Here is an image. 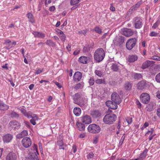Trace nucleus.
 <instances>
[{
    "label": "nucleus",
    "instance_id": "obj_37",
    "mask_svg": "<svg viewBox=\"0 0 160 160\" xmlns=\"http://www.w3.org/2000/svg\"><path fill=\"white\" fill-rule=\"evenodd\" d=\"M111 69L114 72H117L118 70V67L116 63H113L111 67Z\"/></svg>",
    "mask_w": 160,
    "mask_h": 160
},
{
    "label": "nucleus",
    "instance_id": "obj_50",
    "mask_svg": "<svg viewBox=\"0 0 160 160\" xmlns=\"http://www.w3.org/2000/svg\"><path fill=\"white\" fill-rule=\"evenodd\" d=\"M82 87V84L80 83H78L74 87V88L75 89L78 90L81 88Z\"/></svg>",
    "mask_w": 160,
    "mask_h": 160
},
{
    "label": "nucleus",
    "instance_id": "obj_53",
    "mask_svg": "<svg viewBox=\"0 0 160 160\" xmlns=\"http://www.w3.org/2000/svg\"><path fill=\"white\" fill-rule=\"evenodd\" d=\"M126 121L128 124H130L132 122V118L131 117H128L126 119Z\"/></svg>",
    "mask_w": 160,
    "mask_h": 160
},
{
    "label": "nucleus",
    "instance_id": "obj_34",
    "mask_svg": "<svg viewBox=\"0 0 160 160\" xmlns=\"http://www.w3.org/2000/svg\"><path fill=\"white\" fill-rule=\"evenodd\" d=\"M27 16L29 19V21L33 23L34 22V20L33 18V16L32 14L30 12L28 13L27 14Z\"/></svg>",
    "mask_w": 160,
    "mask_h": 160
},
{
    "label": "nucleus",
    "instance_id": "obj_15",
    "mask_svg": "<svg viewBox=\"0 0 160 160\" xmlns=\"http://www.w3.org/2000/svg\"><path fill=\"white\" fill-rule=\"evenodd\" d=\"M82 74L79 72H76L74 75L73 80L75 82H78L80 80L82 77Z\"/></svg>",
    "mask_w": 160,
    "mask_h": 160
},
{
    "label": "nucleus",
    "instance_id": "obj_56",
    "mask_svg": "<svg viewBox=\"0 0 160 160\" xmlns=\"http://www.w3.org/2000/svg\"><path fill=\"white\" fill-rule=\"evenodd\" d=\"M94 156V154L92 152H91L89 153L88 155L87 156V158L88 159H90L92 158Z\"/></svg>",
    "mask_w": 160,
    "mask_h": 160
},
{
    "label": "nucleus",
    "instance_id": "obj_22",
    "mask_svg": "<svg viewBox=\"0 0 160 160\" xmlns=\"http://www.w3.org/2000/svg\"><path fill=\"white\" fill-rule=\"evenodd\" d=\"M26 160H38V158L36 153L31 152V154Z\"/></svg>",
    "mask_w": 160,
    "mask_h": 160
},
{
    "label": "nucleus",
    "instance_id": "obj_12",
    "mask_svg": "<svg viewBox=\"0 0 160 160\" xmlns=\"http://www.w3.org/2000/svg\"><path fill=\"white\" fill-rule=\"evenodd\" d=\"M13 138V136L11 134L8 133L2 137V139L4 142L8 143L10 142Z\"/></svg>",
    "mask_w": 160,
    "mask_h": 160
},
{
    "label": "nucleus",
    "instance_id": "obj_10",
    "mask_svg": "<svg viewBox=\"0 0 160 160\" xmlns=\"http://www.w3.org/2000/svg\"><path fill=\"white\" fill-rule=\"evenodd\" d=\"M134 20L135 28L137 29L140 28L142 25V19L140 18L137 17L134 19Z\"/></svg>",
    "mask_w": 160,
    "mask_h": 160
},
{
    "label": "nucleus",
    "instance_id": "obj_63",
    "mask_svg": "<svg viewBox=\"0 0 160 160\" xmlns=\"http://www.w3.org/2000/svg\"><path fill=\"white\" fill-rule=\"evenodd\" d=\"M72 151L73 153H75L77 151V147L75 145H73L72 148Z\"/></svg>",
    "mask_w": 160,
    "mask_h": 160
},
{
    "label": "nucleus",
    "instance_id": "obj_21",
    "mask_svg": "<svg viewBox=\"0 0 160 160\" xmlns=\"http://www.w3.org/2000/svg\"><path fill=\"white\" fill-rule=\"evenodd\" d=\"M148 152V149L146 148L144 151L142 152V153H141L139 156V157L135 159H131V160H141L144 159V158H145L147 155V154Z\"/></svg>",
    "mask_w": 160,
    "mask_h": 160
},
{
    "label": "nucleus",
    "instance_id": "obj_49",
    "mask_svg": "<svg viewBox=\"0 0 160 160\" xmlns=\"http://www.w3.org/2000/svg\"><path fill=\"white\" fill-rule=\"evenodd\" d=\"M151 58L155 60L160 61V57L157 56H153Z\"/></svg>",
    "mask_w": 160,
    "mask_h": 160
},
{
    "label": "nucleus",
    "instance_id": "obj_38",
    "mask_svg": "<svg viewBox=\"0 0 160 160\" xmlns=\"http://www.w3.org/2000/svg\"><path fill=\"white\" fill-rule=\"evenodd\" d=\"M11 117L12 118H18L19 117V114L17 113L16 112H12L10 114Z\"/></svg>",
    "mask_w": 160,
    "mask_h": 160
},
{
    "label": "nucleus",
    "instance_id": "obj_13",
    "mask_svg": "<svg viewBox=\"0 0 160 160\" xmlns=\"http://www.w3.org/2000/svg\"><path fill=\"white\" fill-rule=\"evenodd\" d=\"M90 114L93 118L99 117L101 115L100 111L98 110H93L91 111Z\"/></svg>",
    "mask_w": 160,
    "mask_h": 160
},
{
    "label": "nucleus",
    "instance_id": "obj_59",
    "mask_svg": "<svg viewBox=\"0 0 160 160\" xmlns=\"http://www.w3.org/2000/svg\"><path fill=\"white\" fill-rule=\"evenodd\" d=\"M157 114L158 117L160 118V108H158L157 110Z\"/></svg>",
    "mask_w": 160,
    "mask_h": 160
},
{
    "label": "nucleus",
    "instance_id": "obj_14",
    "mask_svg": "<svg viewBox=\"0 0 160 160\" xmlns=\"http://www.w3.org/2000/svg\"><path fill=\"white\" fill-rule=\"evenodd\" d=\"M154 63L153 61L147 60L144 62L142 66V68L143 69H145L149 67L152 66Z\"/></svg>",
    "mask_w": 160,
    "mask_h": 160
},
{
    "label": "nucleus",
    "instance_id": "obj_52",
    "mask_svg": "<svg viewBox=\"0 0 160 160\" xmlns=\"http://www.w3.org/2000/svg\"><path fill=\"white\" fill-rule=\"evenodd\" d=\"M87 31L88 30H83L82 31L81 30L78 31V33L79 34H83L84 35H85V34H86V33H87Z\"/></svg>",
    "mask_w": 160,
    "mask_h": 160
},
{
    "label": "nucleus",
    "instance_id": "obj_20",
    "mask_svg": "<svg viewBox=\"0 0 160 160\" xmlns=\"http://www.w3.org/2000/svg\"><path fill=\"white\" fill-rule=\"evenodd\" d=\"M82 121L85 124H89L92 122L90 116L86 115L82 118Z\"/></svg>",
    "mask_w": 160,
    "mask_h": 160
},
{
    "label": "nucleus",
    "instance_id": "obj_17",
    "mask_svg": "<svg viewBox=\"0 0 160 160\" xmlns=\"http://www.w3.org/2000/svg\"><path fill=\"white\" fill-rule=\"evenodd\" d=\"M146 81L142 80L139 82L137 84V88L138 89L142 90L146 87Z\"/></svg>",
    "mask_w": 160,
    "mask_h": 160
},
{
    "label": "nucleus",
    "instance_id": "obj_60",
    "mask_svg": "<svg viewBox=\"0 0 160 160\" xmlns=\"http://www.w3.org/2000/svg\"><path fill=\"white\" fill-rule=\"evenodd\" d=\"M55 8L54 6H52L49 8V10L50 11H53L55 10Z\"/></svg>",
    "mask_w": 160,
    "mask_h": 160
},
{
    "label": "nucleus",
    "instance_id": "obj_19",
    "mask_svg": "<svg viewBox=\"0 0 160 160\" xmlns=\"http://www.w3.org/2000/svg\"><path fill=\"white\" fill-rule=\"evenodd\" d=\"M21 112L25 116L28 118H30L33 117V115L30 112H27L26 110L24 108H22L21 109Z\"/></svg>",
    "mask_w": 160,
    "mask_h": 160
},
{
    "label": "nucleus",
    "instance_id": "obj_48",
    "mask_svg": "<svg viewBox=\"0 0 160 160\" xmlns=\"http://www.w3.org/2000/svg\"><path fill=\"white\" fill-rule=\"evenodd\" d=\"M60 33L61 35V37L62 38L61 39V40L63 41H64L65 40L66 36L63 33V32L61 31L60 32Z\"/></svg>",
    "mask_w": 160,
    "mask_h": 160
},
{
    "label": "nucleus",
    "instance_id": "obj_32",
    "mask_svg": "<svg viewBox=\"0 0 160 160\" xmlns=\"http://www.w3.org/2000/svg\"><path fill=\"white\" fill-rule=\"evenodd\" d=\"M8 106L2 102L0 101V109L5 110L8 108Z\"/></svg>",
    "mask_w": 160,
    "mask_h": 160
},
{
    "label": "nucleus",
    "instance_id": "obj_11",
    "mask_svg": "<svg viewBox=\"0 0 160 160\" xmlns=\"http://www.w3.org/2000/svg\"><path fill=\"white\" fill-rule=\"evenodd\" d=\"M58 141L57 142V145L60 147L59 149H62L64 150V148L62 147L63 146V138L62 135H60L57 138Z\"/></svg>",
    "mask_w": 160,
    "mask_h": 160
},
{
    "label": "nucleus",
    "instance_id": "obj_42",
    "mask_svg": "<svg viewBox=\"0 0 160 160\" xmlns=\"http://www.w3.org/2000/svg\"><path fill=\"white\" fill-rule=\"evenodd\" d=\"M95 82L98 84H101L103 83H104L105 81L102 79H98L95 80Z\"/></svg>",
    "mask_w": 160,
    "mask_h": 160
},
{
    "label": "nucleus",
    "instance_id": "obj_28",
    "mask_svg": "<svg viewBox=\"0 0 160 160\" xmlns=\"http://www.w3.org/2000/svg\"><path fill=\"white\" fill-rule=\"evenodd\" d=\"M28 135V132L26 130H23L20 133L17 135V137L18 138H22Z\"/></svg>",
    "mask_w": 160,
    "mask_h": 160
},
{
    "label": "nucleus",
    "instance_id": "obj_40",
    "mask_svg": "<svg viewBox=\"0 0 160 160\" xmlns=\"http://www.w3.org/2000/svg\"><path fill=\"white\" fill-rule=\"evenodd\" d=\"M81 0H71L70 3L72 5H76Z\"/></svg>",
    "mask_w": 160,
    "mask_h": 160
},
{
    "label": "nucleus",
    "instance_id": "obj_23",
    "mask_svg": "<svg viewBox=\"0 0 160 160\" xmlns=\"http://www.w3.org/2000/svg\"><path fill=\"white\" fill-rule=\"evenodd\" d=\"M138 59V57L136 55H129L128 57V61L130 62H132L137 61Z\"/></svg>",
    "mask_w": 160,
    "mask_h": 160
},
{
    "label": "nucleus",
    "instance_id": "obj_9",
    "mask_svg": "<svg viewBox=\"0 0 160 160\" xmlns=\"http://www.w3.org/2000/svg\"><path fill=\"white\" fill-rule=\"evenodd\" d=\"M22 143L23 147L25 148H28L31 146L32 142L30 139L27 137L22 139Z\"/></svg>",
    "mask_w": 160,
    "mask_h": 160
},
{
    "label": "nucleus",
    "instance_id": "obj_57",
    "mask_svg": "<svg viewBox=\"0 0 160 160\" xmlns=\"http://www.w3.org/2000/svg\"><path fill=\"white\" fill-rule=\"evenodd\" d=\"M71 44L70 43L68 44V46L66 47V48L69 52L71 51Z\"/></svg>",
    "mask_w": 160,
    "mask_h": 160
},
{
    "label": "nucleus",
    "instance_id": "obj_27",
    "mask_svg": "<svg viewBox=\"0 0 160 160\" xmlns=\"http://www.w3.org/2000/svg\"><path fill=\"white\" fill-rule=\"evenodd\" d=\"M88 58L87 57L82 56L79 58V61L81 63L83 64H87V63Z\"/></svg>",
    "mask_w": 160,
    "mask_h": 160
},
{
    "label": "nucleus",
    "instance_id": "obj_58",
    "mask_svg": "<svg viewBox=\"0 0 160 160\" xmlns=\"http://www.w3.org/2000/svg\"><path fill=\"white\" fill-rule=\"evenodd\" d=\"M158 26V23L157 22L155 23H154L153 25V26L152 27V28L154 29H155Z\"/></svg>",
    "mask_w": 160,
    "mask_h": 160
},
{
    "label": "nucleus",
    "instance_id": "obj_7",
    "mask_svg": "<svg viewBox=\"0 0 160 160\" xmlns=\"http://www.w3.org/2000/svg\"><path fill=\"white\" fill-rule=\"evenodd\" d=\"M20 127L19 122L16 121H12L10 122L9 123V127L11 130L12 129H18Z\"/></svg>",
    "mask_w": 160,
    "mask_h": 160
},
{
    "label": "nucleus",
    "instance_id": "obj_33",
    "mask_svg": "<svg viewBox=\"0 0 160 160\" xmlns=\"http://www.w3.org/2000/svg\"><path fill=\"white\" fill-rule=\"evenodd\" d=\"M76 104L78 105L81 107L84 106L85 104V102L83 100V98H80L78 101L77 103Z\"/></svg>",
    "mask_w": 160,
    "mask_h": 160
},
{
    "label": "nucleus",
    "instance_id": "obj_45",
    "mask_svg": "<svg viewBox=\"0 0 160 160\" xmlns=\"http://www.w3.org/2000/svg\"><path fill=\"white\" fill-rule=\"evenodd\" d=\"M124 40L125 38L124 37L122 36L119 37V38L118 40L119 42L121 44H122L124 42Z\"/></svg>",
    "mask_w": 160,
    "mask_h": 160
},
{
    "label": "nucleus",
    "instance_id": "obj_51",
    "mask_svg": "<svg viewBox=\"0 0 160 160\" xmlns=\"http://www.w3.org/2000/svg\"><path fill=\"white\" fill-rule=\"evenodd\" d=\"M43 68L42 70L40 69V68H37L36 72H35V74H39L43 72Z\"/></svg>",
    "mask_w": 160,
    "mask_h": 160
},
{
    "label": "nucleus",
    "instance_id": "obj_2",
    "mask_svg": "<svg viewBox=\"0 0 160 160\" xmlns=\"http://www.w3.org/2000/svg\"><path fill=\"white\" fill-rule=\"evenodd\" d=\"M105 53L103 49L99 48L97 49L94 54V58L98 62L102 61L104 58Z\"/></svg>",
    "mask_w": 160,
    "mask_h": 160
},
{
    "label": "nucleus",
    "instance_id": "obj_47",
    "mask_svg": "<svg viewBox=\"0 0 160 160\" xmlns=\"http://www.w3.org/2000/svg\"><path fill=\"white\" fill-rule=\"evenodd\" d=\"M32 150L33 151L32 152L35 153H36L38 154V153L37 151V146L35 144L33 146Z\"/></svg>",
    "mask_w": 160,
    "mask_h": 160
},
{
    "label": "nucleus",
    "instance_id": "obj_62",
    "mask_svg": "<svg viewBox=\"0 0 160 160\" xmlns=\"http://www.w3.org/2000/svg\"><path fill=\"white\" fill-rule=\"evenodd\" d=\"M149 124L148 122H145L143 127L142 128V129L143 128H146L148 126Z\"/></svg>",
    "mask_w": 160,
    "mask_h": 160
},
{
    "label": "nucleus",
    "instance_id": "obj_26",
    "mask_svg": "<svg viewBox=\"0 0 160 160\" xmlns=\"http://www.w3.org/2000/svg\"><path fill=\"white\" fill-rule=\"evenodd\" d=\"M132 86V84L130 82H127L124 86V88L125 90L127 91H129L131 90Z\"/></svg>",
    "mask_w": 160,
    "mask_h": 160
},
{
    "label": "nucleus",
    "instance_id": "obj_36",
    "mask_svg": "<svg viewBox=\"0 0 160 160\" xmlns=\"http://www.w3.org/2000/svg\"><path fill=\"white\" fill-rule=\"evenodd\" d=\"M146 110L147 111L150 112L153 110V105L152 103H150L147 107Z\"/></svg>",
    "mask_w": 160,
    "mask_h": 160
},
{
    "label": "nucleus",
    "instance_id": "obj_54",
    "mask_svg": "<svg viewBox=\"0 0 160 160\" xmlns=\"http://www.w3.org/2000/svg\"><path fill=\"white\" fill-rule=\"evenodd\" d=\"M95 30L99 34L101 33L102 32L101 30L98 27H96L95 28Z\"/></svg>",
    "mask_w": 160,
    "mask_h": 160
},
{
    "label": "nucleus",
    "instance_id": "obj_61",
    "mask_svg": "<svg viewBox=\"0 0 160 160\" xmlns=\"http://www.w3.org/2000/svg\"><path fill=\"white\" fill-rule=\"evenodd\" d=\"M80 49H78L75 51L73 52V54L74 55H78L80 52Z\"/></svg>",
    "mask_w": 160,
    "mask_h": 160
},
{
    "label": "nucleus",
    "instance_id": "obj_5",
    "mask_svg": "<svg viewBox=\"0 0 160 160\" xmlns=\"http://www.w3.org/2000/svg\"><path fill=\"white\" fill-rule=\"evenodd\" d=\"M111 100L115 104H119L122 101L121 99L120 98L118 94L116 92H114L111 95Z\"/></svg>",
    "mask_w": 160,
    "mask_h": 160
},
{
    "label": "nucleus",
    "instance_id": "obj_64",
    "mask_svg": "<svg viewBox=\"0 0 160 160\" xmlns=\"http://www.w3.org/2000/svg\"><path fill=\"white\" fill-rule=\"evenodd\" d=\"M34 84H30L29 86V88L30 90L33 89L34 87Z\"/></svg>",
    "mask_w": 160,
    "mask_h": 160
},
{
    "label": "nucleus",
    "instance_id": "obj_44",
    "mask_svg": "<svg viewBox=\"0 0 160 160\" xmlns=\"http://www.w3.org/2000/svg\"><path fill=\"white\" fill-rule=\"evenodd\" d=\"M142 77V75L138 73H136L134 75V78L135 79H139Z\"/></svg>",
    "mask_w": 160,
    "mask_h": 160
},
{
    "label": "nucleus",
    "instance_id": "obj_46",
    "mask_svg": "<svg viewBox=\"0 0 160 160\" xmlns=\"http://www.w3.org/2000/svg\"><path fill=\"white\" fill-rule=\"evenodd\" d=\"M155 80L157 82H160V72L156 76Z\"/></svg>",
    "mask_w": 160,
    "mask_h": 160
},
{
    "label": "nucleus",
    "instance_id": "obj_55",
    "mask_svg": "<svg viewBox=\"0 0 160 160\" xmlns=\"http://www.w3.org/2000/svg\"><path fill=\"white\" fill-rule=\"evenodd\" d=\"M158 33L152 31L150 34V35L152 37H156L158 35Z\"/></svg>",
    "mask_w": 160,
    "mask_h": 160
},
{
    "label": "nucleus",
    "instance_id": "obj_41",
    "mask_svg": "<svg viewBox=\"0 0 160 160\" xmlns=\"http://www.w3.org/2000/svg\"><path fill=\"white\" fill-rule=\"evenodd\" d=\"M95 81L94 78L93 77L90 78L89 79L88 82L90 85H93Z\"/></svg>",
    "mask_w": 160,
    "mask_h": 160
},
{
    "label": "nucleus",
    "instance_id": "obj_43",
    "mask_svg": "<svg viewBox=\"0 0 160 160\" xmlns=\"http://www.w3.org/2000/svg\"><path fill=\"white\" fill-rule=\"evenodd\" d=\"M95 73L96 75L99 77H101L103 74V73L102 72L98 70H95Z\"/></svg>",
    "mask_w": 160,
    "mask_h": 160
},
{
    "label": "nucleus",
    "instance_id": "obj_35",
    "mask_svg": "<svg viewBox=\"0 0 160 160\" xmlns=\"http://www.w3.org/2000/svg\"><path fill=\"white\" fill-rule=\"evenodd\" d=\"M45 43L46 44L50 46L54 47L56 46L55 43L50 39L47 40L45 42Z\"/></svg>",
    "mask_w": 160,
    "mask_h": 160
},
{
    "label": "nucleus",
    "instance_id": "obj_6",
    "mask_svg": "<svg viewBox=\"0 0 160 160\" xmlns=\"http://www.w3.org/2000/svg\"><path fill=\"white\" fill-rule=\"evenodd\" d=\"M140 100L145 104L148 103L150 99L149 95L146 93L141 94L140 96Z\"/></svg>",
    "mask_w": 160,
    "mask_h": 160
},
{
    "label": "nucleus",
    "instance_id": "obj_1",
    "mask_svg": "<svg viewBox=\"0 0 160 160\" xmlns=\"http://www.w3.org/2000/svg\"><path fill=\"white\" fill-rule=\"evenodd\" d=\"M117 116L114 114H108L106 115L103 119V122L106 124H111L117 120Z\"/></svg>",
    "mask_w": 160,
    "mask_h": 160
},
{
    "label": "nucleus",
    "instance_id": "obj_29",
    "mask_svg": "<svg viewBox=\"0 0 160 160\" xmlns=\"http://www.w3.org/2000/svg\"><path fill=\"white\" fill-rule=\"evenodd\" d=\"M73 113L77 116H79L81 113V110L79 108L75 107L73 109Z\"/></svg>",
    "mask_w": 160,
    "mask_h": 160
},
{
    "label": "nucleus",
    "instance_id": "obj_16",
    "mask_svg": "<svg viewBox=\"0 0 160 160\" xmlns=\"http://www.w3.org/2000/svg\"><path fill=\"white\" fill-rule=\"evenodd\" d=\"M6 158V160H16L17 156L14 153L11 152L7 155Z\"/></svg>",
    "mask_w": 160,
    "mask_h": 160
},
{
    "label": "nucleus",
    "instance_id": "obj_24",
    "mask_svg": "<svg viewBox=\"0 0 160 160\" xmlns=\"http://www.w3.org/2000/svg\"><path fill=\"white\" fill-rule=\"evenodd\" d=\"M33 34L35 37L41 38H44L45 37V35L42 33L34 31L32 32Z\"/></svg>",
    "mask_w": 160,
    "mask_h": 160
},
{
    "label": "nucleus",
    "instance_id": "obj_39",
    "mask_svg": "<svg viewBox=\"0 0 160 160\" xmlns=\"http://www.w3.org/2000/svg\"><path fill=\"white\" fill-rule=\"evenodd\" d=\"M142 1H140L135 4V5L133 6L132 7V9H133L134 10H135L136 8H138L140 5L142 4Z\"/></svg>",
    "mask_w": 160,
    "mask_h": 160
},
{
    "label": "nucleus",
    "instance_id": "obj_30",
    "mask_svg": "<svg viewBox=\"0 0 160 160\" xmlns=\"http://www.w3.org/2000/svg\"><path fill=\"white\" fill-rule=\"evenodd\" d=\"M38 118L37 115L36 114H33V117L30 120V122L33 125L36 124V121L38 120Z\"/></svg>",
    "mask_w": 160,
    "mask_h": 160
},
{
    "label": "nucleus",
    "instance_id": "obj_8",
    "mask_svg": "<svg viewBox=\"0 0 160 160\" xmlns=\"http://www.w3.org/2000/svg\"><path fill=\"white\" fill-rule=\"evenodd\" d=\"M121 33L126 37H130L133 34L134 32L131 29L125 28L122 29Z\"/></svg>",
    "mask_w": 160,
    "mask_h": 160
},
{
    "label": "nucleus",
    "instance_id": "obj_3",
    "mask_svg": "<svg viewBox=\"0 0 160 160\" xmlns=\"http://www.w3.org/2000/svg\"><path fill=\"white\" fill-rule=\"evenodd\" d=\"M89 132L93 133H99L101 130L100 127L95 124H90L88 126V128Z\"/></svg>",
    "mask_w": 160,
    "mask_h": 160
},
{
    "label": "nucleus",
    "instance_id": "obj_31",
    "mask_svg": "<svg viewBox=\"0 0 160 160\" xmlns=\"http://www.w3.org/2000/svg\"><path fill=\"white\" fill-rule=\"evenodd\" d=\"M73 102L75 104L77 103L78 100L81 98L80 95L78 93H76L73 95Z\"/></svg>",
    "mask_w": 160,
    "mask_h": 160
},
{
    "label": "nucleus",
    "instance_id": "obj_25",
    "mask_svg": "<svg viewBox=\"0 0 160 160\" xmlns=\"http://www.w3.org/2000/svg\"><path fill=\"white\" fill-rule=\"evenodd\" d=\"M76 125L78 130L81 131H84L85 128V126L84 124L81 122H77Z\"/></svg>",
    "mask_w": 160,
    "mask_h": 160
},
{
    "label": "nucleus",
    "instance_id": "obj_4",
    "mask_svg": "<svg viewBox=\"0 0 160 160\" xmlns=\"http://www.w3.org/2000/svg\"><path fill=\"white\" fill-rule=\"evenodd\" d=\"M137 42V39L135 38H132L128 39L126 44L127 48L128 50H131L135 47Z\"/></svg>",
    "mask_w": 160,
    "mask_h": 160
},
{
    "label": "nucleus",
    "instance_id": "obj_18",
    "mask_svg": "<svg viewBox=\"0 0 160 160\" xmlns=\"http://www.w3.org/2000/svg\"><path fill=\"white\" fill-rule=\"evenodd\" d=\"M106 105L109 108L113 109H116L118 108V105L116 104H115L112 101H108L106 102Z\"/></svg>",
    "mask_w": 160,
    "mask_h": 160
}]
</instances>
